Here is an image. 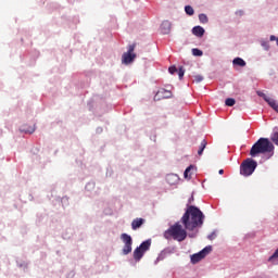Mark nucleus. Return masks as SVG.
Returning <instances> with one entry per match:
<instances>
[{
	"label": "nucleus",
	"mask_w": 278,
	"mask_h": 278,
	"mask_svg": "<svg viewBox=\"0 0 278 278\" xmlns=\"http://www.w3.org/2000/svg\"><path fill=\"white\" fill-rule=\"evenodd\" d=\"M134 51H136V43L128 46L127 52L123 53L122 64H125L127 66L134 63V60H136V54L134 53Z\"/></svg>",
	"instance_id": "obj_5"
},
{
	"label": "nucleus",
	"mask_w": 278,
	"mask_h": 278,
	"mask_svg": "<svg viewBox=\"0 0 278 278\" xmlns=\"http://www.w3.org/2000/svg\"><path fill=\"white\" fill-rule=\"evenodd\" d=\"M223 173H225L224 169H219V175H223Z\"/></svg>",
	"instance_id": "obj_32"
},
{
	"label": "nucleus",
	"mask_w": 278,
	"mask_h": 278,
	"mask_svg": "<svg viewBox=\"0 0 278 278\" xmlns=\"http://www.w3.org/2000/svg\"><path fill=\"white\" fill-rule=\"evenodd\" d=\"M192 54L198 56V58H201V55H203V51H201L200 49L193 48L192 49Z\"/></svg>",
	"instance_id": "obj_19"
},
{
	"label": "nucleus",
	"mask_w": 278,
	"mask_h": 278,
	"mask_svg": "<svg viewBox=\"0 0 278 278\" xmlns=\"http://www.w3.org/2000/svg\"><path fill=\"white\" fill-rule=\"evenodd\" d=\"M255 168H257V161L247 159L240 165V175H243V177H251V175L255 173Z\"/></svg>",
	"instance_id": "obj_4"
},
{
	"label": "nucleus",
	"mask_w": 278,
	"mask_h": 278,
	"mask_svg": "<svg viewBox=\"0 0 278 278\" xmlns=\"http://www.w3.org/2000/svg\"><path fill=\"white\" fill-rule=\"evenodd\" d=\"M121 240L125 244L124 248H123V254L124 255H129V253H131V244H132L131 236H129L127 233H122L121 235Z\"/></svg>",
	"instance_id": "obj_7"
},
{
	"label": "nucleus",
	"mask_w": 278,
	"mask_h": 278,
	"mask_svg": "<svg viewBox=\"0 0 278 278\" xmlns=\"http://www.w3.org/2000/svg\"><path fill=\"white\" fill-rule=\"evenodd\" d=\"M256 94L258 97H262V99H264V101H268L270 99V97L266 96V93L262 92V91H257Z\"/></svg>",
	"instance_id": "obj_23"
},
{
	"label": "nucleus",
	"mask_w": 278,
	"mask_h": 278,
	"mask_svg": "<svg viewBox=\"0 0 278 278\" xmlns=\"http://www.w3.org/2000/svg\"><path fill=\"white\" fill-rule=\"evenodd\" d=\"M140 225H144V219L140 218Z\"/></svg>",
	"instance_id": "obj_30"
},
{
	"label": "nucleus",
	"mask_w": 278,
	"mask_h": 278,
	"mask_svg": "<svg viewBox=\"0 0 278 278\" xmlns=\"http://www.w3.org/2000/svg\"><path fill=\"white\" fill-rule=\"evenodd\" d=\"M199 21H200V23H203V24H205V23H207V15H205V14H200L199 15Z\"/></svg>",
	"instance_id": "obj_22"
},
{
	"label": "nucleus",
	"mask_w": 278,
	"mask_h": 278,
	"mask_svg": "<svg viewBox=\"0 0 278 278\" xmlns=\"http://www.w3.org/2000/svg\"><path fill=\"white\" fill-rule=\"evenodd\" d=\"M205 215L201 210L194 205H187V210L182 215L180 223L187 231H194L199 227H203Z\"/></svg>",
	"instance_id": "obj_1"
},
{
	"label": "nucleus",
	"mask_w": 278,
	"mask_h": 278,
	"mask_svg": "<svg viewBox=\"0 0 278 278\" xmlns=\"http://www.w3.org/2000/svg\"><path fill=\"white\" fill-rule=\"evenodd\" d=\"M184 75H186V70H184V66H180L178 70L179 79H184Z\"/></svg>",
	"instance_id": "obj_21"
},
{
	"label": "nucleus",
	"mask_w": 278,
	"mask_h": 278,
	"mask_svg": "<svg viewBox=\"0 0 278 278\" xmlns=\"http://www.w3.org/2000/svg\"><path fill=\"white\" fill-rule=\"evenodd\" d=\"M185 12H186V14H188V16L194 15V9L191 5H186Z\"/></svg>",
	"instance_id": "obj_14"
},
{
	"label": "nucleus",
	"mask_w": 278,
	"mask_h": 278,
	"mask_svg": "<svg viewBox=\"0 0 278 278\" xmlns=\"http://www.w3.org/2000/svg\"><path fill=\"white\" fill-rule=\"evenodd\" d=\"M192 34L198 38H203V36L205 35V29L201 26H195L192 28Z\"/></svg>",
	"instance_id": "obj_11"
},
{
	"label": "nucleus",
	"mask_w": 278,
	"mask_h": 278,
	"mask_svg": "<svg viewBox=\"0 0 278 278\" xmlns=\"http://www.w3.org/2000/svg\"><path fill=\"white\" fill-rule=\"evenodd\" d=\"M172 27H173V24H170V21L165 20L161 24V33L164 35L170 34Z\"/></svg>",
	"instance_id": "obj_10"
},
{
	"label": "nucleus",
	"mask_w": 278,
	"mask_h": 278,
	"mask_svg": "<svg viewBox=\"0 0 278 278\" xmlns=\"http://www.w3.org/2000/svg\"><path fill=\"white\" fill-rule=\"evenodd\" d=\"M192 201H194V197H191V199L189 200V203H192Z\"/></svg>",
	"instance_id": "obj_31"
},
{
	"label": "nucleus",
	"mask_w": 278,
	"mask_h": 278,
	"mask_svg": "<svg viewBox=\"0 0 278 278\" xmlns=\"http://www.w3.org/2000/svg\"><path fill=\"white\" fill-rule=\"evenodd\" d=\"M270 140L276 144V147H278V131L271 135Z\"/></svg>",
	"instance_id": "obj_18"
},
{
	"label": "nucleus",
	"mask_w": 278,
	"mask_h": 278,
	"mask_svg": "<svg viewBox=\"0 0 278 278\" xmlns=\"http://www.w3.org/2000/svg\"><path fill=\"white\" fill-rule=\"evenodd\" d=\"M23 131H25V134H34V131H36V129L31 128L29 129H24Z\"/></svg>",
	"instance_id": "obj_27"
},
{
	"label": "nucleus",
	"mask_w": 278,
	"mask_h": 278,
	"mask_svg": "<svg viewBox=\"0 0 278 278\" xmlns=\"http://www.w3.org/2000/svg\"><path fill=\"white\" fill-rule=\"evenodd\" d=\"M212 252V247H206L199 253L191 255V264H199L201 260H204Z\"/></svg>",
	"instance_id": "obj_6"
},
{
	"label": "nucleus",
	"mask_w": 278,
	"mask_h": 278,
	"mask_svg": "<svg viewBox=\"0 0 278 278\" xmlns=\"http://www.w3.org/2000/svg\"><path fill=\"white\" fill-rule=\"evenodd\" d=\"M134 258L136 260V262L140 261V247H137L135 252H134Z\"/></svg>",
	"instance_id": "obj_16"
},
{
	"label": "nucleus",
	"mask_w": 278,
	"mask_h": 278,
	"mask_svg": "<svg viewBox=\"0 0 278 278\" xmlns=\"http://www.w3.org/2000/svg\"><path fill=\"white\" fill-rule=\"evenodd\" d=\"M187 229L181 226V224L176 223L173 226H170L165 232H164V238L166 240H177V242H184L186 238H188V231Z\"/></svg>",
	"instance_id": "obj_3"
},
{
	"label": "nucleus",
	"mask_w": 278,
	"mask_h": 278,
	"mask_svg": "<svg viewBox=\"0 0 278 278\" xmlns=\"http://www.w3.org/2000/svg\"><path fill=\"white\" fill-rule=\"evenodd\" d=\"M194 81H195L197 84H201V81H203V76H201V75H195V76H194Z\"/></svg>",
	"instance_id": "obj_24"
},
{
	"label": "nucleus",
	"mask_w": 278,
	"mask_h": 278,
	"mask_svg": "<svg viewBox=\"0 0 278 278\" xmlns=\"http://www.w3.org/2000/svg\"><path fill=\"white\" fill-rule=\"evenodd\" d=\"M170 179H177L176 175H168L167 176V181H170Z\"/></svg>",
	"instance_id": "obj_28"
},
{
	"label": "nucleus",
	"mask_w": 278,
	"mask_h": 278,
	"mask_svg": "<svg viewBox=\"0 0 278 278\" xmlns=\"http://www.w3.org/2000/svg\"><path fill=\"white\" fill-rule=\"evenodd\" d=\"M168 71H169L170 75H175L177 73V67L175 65H173L168 68Z\"/></svg>",
	"instance_id": "obj_25"
},
{
	"label": "nucleus",
	"mask_w": 278,
	"mask_h": 278,
	"mask_svg": "<svg viewBox=\"0 0 278 278\" xmlns=\"http://www.w3.org/2000/svg\"><path fill=\"white\" fill-rule=\"evenodd\" d=\"M152 240L148 239L140 244V257H143L144 253L151 249Z\"/></svg>",
	"instance_id": "obj_9"
},
{
	"label": "nucleus",
	"mask_w": 278,
	"mask_h": 278,
	"mask_svg": "<svg viewBox=\"0 0 278 278\" xmlns=\"http://www.w3.org/2000/svg\"><path fill=\"white\" fill-rule=\"evenodd\" d=\"M251 157H257V155H265L266 160H270L275 155V144L271 143L268 138H260L250 150Z\"/></svg>",
	"instance_id": "obj_2"
},
{
	"label": "nucleus",
	"mask_w": 278,
	"mask_h": 278,
	"mask_svg": "<svg viewBox=\"0 0 278 278\" xmlns=\"http://www.w3.org/2000/svg\"><path fill=\"white\" fill-rule=\"evenodd\" d=\"M262 47H264V49H265L266 51H268V50L270 49V46H268V42H263V43H262Z\"/></svg>",
	"instance_id": "obj_26"
},
{
	"label": "nucleus",
	"mask_w": 278,
	"mask_h": 278,
	"mask_svg": "<svg viewBox=\"0 0 278 278\" xmlns=\"http://www.w3.org/2000/svg\"><path fill=\"white\" fill-rule=\"evenodd\" d=\"M207 147V141L204 139L202 140L200 144V149L198 151V155H203V151H205V148Z\"/></svg>",
	"instance_id": "obj_13"
},
{
	"label": "nucleus",
	"mask_w": 278,
	"mask_h": 278,
	"mask_svg": "<svg viewBox=\"0 0 278 278\" xmlns=\"http://www.w3.org/2000/svg\"><path fill=\"white\" fill-rule=\"evenodd\" d=\"M162 99H173V91L161 88L154 96V101H162Z\"/></svg>",
	"instance_id": "obj_8"
},
{
	"label": "nucleus",
	"mask_w": 278,
	"mask_h": 278,
	"mask_svg": "<svg viewBox=\"0 0 278 278\" xmlns=\"http://www.w3.org/2000/svg\"><path fill=\"white\" fill-rule=\"evenodd\" d=\"M225 103L228 108H233V105H236V99L227 98Z\"/></svg>",
	"instance_id": "obj_15"
},
{
	"label": "nucleus",
	"mask_w": 278,
	"mask_h": 278,
	"mask_svg": "<svg viewBox=\"0 0 278 278\" xmlns=\"http://www.w3.org/2000/svg\"><path fill=\"white\" fill-rule=\"evenodd\" d=\"M189 238H194V235H189Z\"/></svg>",
	"instance_id": "obj_33"
},
{
	"label": "nucleus",
	"mask_w": 278,
	"mask_h": 278,
	"mask_svg": "<svg viewBox=\"0 0 278 278\" xmlns=\"http://www.w3.org/2000/svg\"><path fill=\"white\" fill-rule=\"evenodd\" d=\"M193 166L190 165L189 167L186 168L185 173H184V177L185 179H190V172L192 170Z\"/></svg>",
	"instance_id": "obj_17"
},
{
	"label": "nucleus",
	"mask_w": 278,
	"mask_h": 278,
	"mask_svg": "<svg viewBox=\"0 0 278 278\" xmlns=\"http://www.w3.org/2000/svg\"><path fill=\"white\" fill-rule=\"evenodd\" d=\"M232 64H233L235 66H241V67L247 66V62H245L242 58H236V59H233Z\"/></svg>",
	"instance_id": "obj_12"
},
{
	"label": "nucleus",
	"mask_w": 278,
	"mask_h": 278,
	"mask_svg": "<svg viewBox=\"0 0 278 278\" xmlns=\"http://www.w3.org/2000/svg\"><path fill=\"white\" fill-rule=\"evenodd\" d=\"M269 40H277V37H275V35H271L270 37H269Z\"/></svg>",
	"instance_id": "obj_29"
},
{
	"label": "nucleus",
	"mask_w": 278,
	"mask_h": 278,
	"mask_svg": "<svg viewBox=\"0 0 278 278\" xmlns=\"http://www.w3.org/2000/svg\"><path fill=\"white\" fill-rule=\"evenodd\" d=\"M132 229H139L140 227V218H137L131 224Z\"/></svg>",
	"instance_id": "obj_20"
}]
</instances>
